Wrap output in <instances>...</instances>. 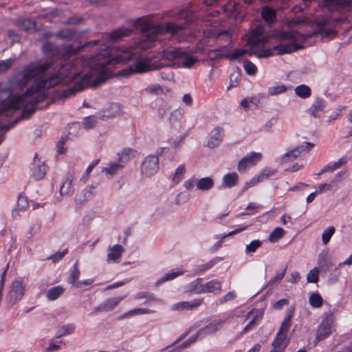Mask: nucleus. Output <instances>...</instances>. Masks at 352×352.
<instances>
[{
    "mask_svg": "<svg viewBox=\"0 0 352 352\" xmlns=\"http://www.w3.org/2000/svg\"><path fill=\"white\" fill-rule=\"evenodd\" d=\"M93 60L91 72L84 75L75 74L72 79L73 86L62 90L58 94L59 99L69 98L87 87L96 88L105 82L111 75V69L122 63L124 57L120 54H113L109 46L104 45L93 57Z\"/></svg>",
    "mask_w": 352,
    "mask_h": 352,
    "instance_id": "obj_1",
    "label": "nucleus"
},
{
    "mask_svg": "<svg viewBox=\"0 0 352 352\" xmlns=\"http://www.w3.org/2000/svg\"><path fill=\"white\" fill-rule=\"evenodd\" d=\"M164 67L165 64L164 63L163 60H156V57L152 58L151 56H146L144 58L138 59L133 63L121 69L119 74L121 76L127 77L132 74H143L151 70L159 69Z\"/></svg>",
    "mask_w": 352,
    "mask_h": 352,
    "instance_id": "obj_2",
    "label": "nucleus"
},
{
    "mask_svg": "<svg viewBox=\"0 0 352 352\" xmlns=\"http://www.w3.org/2000/svg\"><path fill=\"white\" fill-rule=\"evenodd\" d=\"M304 49V46L296 42L290 43L274 45L272 48H265L260 47L254 50L250 49V56H256L258 58H267L275 54L283 55L285 54H291L300 50Z\"/></svg>",
    "mask_w": 352,
    "mask_h": 352,
    "instance_id": "obj_3",
    "label": "nucleus"
},
{
    "mask_svg": "<svg viewBox=\"0 0 352 352\" xmlns=\"http://www.w3.org/2000/svg\"><path fill=\"white\" fill-rule=\"evenodd\" d=\"M52 66V60H45L39 63H31L21 72V78L17 81V84L21 88L25 87L35 76L47 72Z\"/></svg>",
    "mask_w": 352,
    "mask_h": 352,
    "instance_id": "obj_4",
    "label": "nucleus"
},
{
    "mask_svg": "<svg viewBox=\"0 0 352 352\" xmlns=\"http://www.w3.org/2000/svg\"><path fill=\"white\" fill-rule=\"evenodd\" d=\"M135 25L139 28L144 34H142L141 47L146 50L152 48L157 41V33L156 32H148L147 30L150 25L145 21L144 17H139L135 21Z\"/></svg>",
    "mask_w": 352,
    "mask_h": 352,
    "instance_id": "obj_5",
    "label": "nucleus"
},
{
    "mask_svg": "<svg viewBox=\"0 0 352 352\" xmlns=\"http://www.w3.org/2000/svg\"><path fill=\"white\" fill-rule=\"evenodd\" d=\"M334 320L332 311L325 313V317L322 319L317 330L318 340H324L331 334Z\"/></svg>",
    "mask_w": 352,
    "mask_h": 352,
    "instance_id": "obj_6",
    "label": "nucleus"
},
{
    "mask_svg": "<svg viewBox=\"0 0 352 352\" xmlns=\"http://www.w3.org/2000/svg\"><path fill=\"white\" fill-rule=\"evenodd\" d=\"M159 169V158L157 155H149L145 157L141 164V173L146 177H151Z\"/></svg>",
    "mask_w": 352,
    "mask_h": 352,
    "instance_id": "obj_7",
    "label": "nucleus"
},
{
    "mask_svg": "<svg viewBox=\"0 0 352 352\" xmlns=\"http://www.w3.org/2000/svg\"><path fill=\"white\" fill-rule=\"evenodd\" d=\"M25 287L23 285L22 279L15 280L12 285L11 289L6 297V300L8 303L13 305L14 303L20 300L24 295Z\"/></svg>",
    "mask_w": 352,
    "mask_h": 352,
    "instance_id": "obj_8",
    "label": "nucleus"
},
{
    "mask_svg": "<svg viewBox=\"0 0 352 352\" xmlns=\"http://www.w3.org/2000/svg\"><path fill=\"white\" fill-rule=\"evenodd\" d=\"M71 67L67 65H62L58 71L50 76H47L48 88L54 87L61 83L70 74Z\"/></svg>",
    "mask_w": 352,
    "mask_h": 352,
    "instance_id": "obj_9",
    "label": "nucleus"
},
{
    "mask_svg": "<svg viewBox=\"0 0 352 352\" xmlns=\"http://www.w3.org/2000/svg\"><path fill=\"white\" fill-rule=\"evenodd\" d=\"M262 157L260 153L251 152L243 157L238 163L237 169L239 172L246 170L249 165H254L258 162Z\"/></svg>",
    "mask_w": 352,
    "mask_h": 352,
    "instance_id": "obj_10",
    "label": "nucleus"
},
{
    "mask_svg": "<svg viewBox=\"0 0 352 352\" xmlns=\"http://www.w3.org/2000/svg\"><path fill=\"white\" fill-rule=\"evenodd\" d=\"M126 297V295L117 296L107 299L102 303L97 306L93 312L109 311L113 310L122 300Z\"/></svg>",
    "mask_w": 352,
    "mask_h": 352,
    "instance_id": "obj_11",
    "label": "nucleus"
},
{
    "mask_svg": "<svg viewBox=\"0 0 352 352\" xmlns=\"http://www.w3.org/2000/svg\"><path fill=\"white\" fill-rule=\"evenodd\" d=\"M226 321V319H219L212 320L205 327L201 328L199 330V333H200V336L204 337L208 334L215 333L217 331H218L223 327V325L224 324Z\"/></svg>",
    "mask_w": 352,
    "mask_h": 352,
    "instance_id": "obj_12",
    "label": "nucleus"
},
{
    "mask_svg": "<svg viewBox=\"0 0 352 352\" xmlns=\"http://www.w3.org/2000/svg\"><path fill=\"white\" fill-rule=\"evenodd\" d=\"M327 104V101L322 98L317 97L311 106L307 110L314 118H319L321 113L324 112V108Z\"/></svg>",
    "mask_w": 352,
    "mask_h": 352,
    "instance_id": "obj_13",
    "label": "nucleus"
},
{
    "mask_svg": "<svg viewBox=\"0 0 352 352\" xmlns=\"http://www.w3.org/2000/svg\"><path fill=\"white\" fill-rule=\"evenodd\" d=\"M223 129L219 126L215 127L210 133V138L207 142V146L213 148L219 146L223 141Z\"/></svg>",
    "mask_w": 352,
    "mask_h": 352,
    "instance_id": "obj_14",
    "label": "nucleus"
},
{
    "mask_svg": "<svg viewBox=\"0 0 352 352\" xmlns=\"http://www.w3.org/2000/svg\"><path fill=\"white\" fill-rule=\"evenodd\" d=\"M239 175L236 172H231L223 175L219 188H232L239 182Z\"/></svg>",
    "mask_w": 352,
    "mask_h": 352,
    "instance_id": "obj_15",
    "label": "nucleus"
},
{
    "mask_svg": "<svg viewBox=\"0 0 352 352\" xmlns=\"http://www.w3.org/2000/svg\"><path fill=\"white\" fill-rule=\"evenodd\" d=\"M132 30L126 28H120L114 30L108 34L109 40L112 43H116L122 39V38L130 35Z\"/></svg>",
    "mask_w": 352,
    "mask_h": 352,
    "instance_id": "obj_16",
    "label": "nucleus"
},
{
    "mask_svg": "<svg viewBox=\"0 0 352 352\" xmlns=\"http://www.w3.org/2000/svg\"><path fill=\"white\" fill-rule=\"evenodd\" d=\"M42 54L45 56L53 57L60 54L59 46L50 41H46L41 47Z\"/></svg>",
    "mask_w": 352,
    "mask_h": 352,
    "instance_id": "obj_17",
    "label": "nucleus"
},
{
    "mask_svg": "<svg viewBox=\"0 0 352 352\" xmlns=\"http://www.w3.org/2000/svg\"><path fill=\"white\" fill-rule=\"evenodd\" d=\"M137 153L138 151L133 148H125L117 153L118 160L124 166V164L128 162L131 157H134Z\"/></svg>",
    "mask_w": 352,
    "mask_h": 352,
    "instance_id": "obj_18",
    "label": "nucleus"
},
{
    "mask_svg": "<svg viewBox=\"0 0 352 352\" xmlns=\"http://www.w3.org/2000/svg\"><path fill=\"white\" fill-rule=\"evenodd\" d=\"M124 248L121 245L116 244L109 248V252L107 254V260L113 262H118L121 257Z\"/></svg>",
    "mask_w": 352,
    "mask_h": 352,
    "instance_id": "obj_19",
    "label": "nucleus"
},
{
    "mask_svg": "<svg viewBox=\"0 0 352 352\" xmlns=\"http://www.w3.org/2000/svg\"><path fill=\"white\" fill-rule=\"evenodd\" d=\"M268 42V38L265 35L248 38V45L250 49L254 50L260 47H264Z\"/></svg>",
    "mask_w": 352,
    "mask_h": 352,
    "instance_id": "obj_20",
    "label": "nucleus"
},
{
    "mask_svg": "<svg viewBox=\"0 0 352 352\" xmlns=\"http://www.w3.org/2000/svg\"><path fill=\"white\" fill-rule=\"evenodd\" d=\"M184 51L178 48H167L163 51V56L169 60H173L183 56Z\"/></svg>",
    "mask_w": 352,
    "mask_h": 352,
    "instance_id": "obj_21",
    "label": "nucleus"
},
{
    "mask_svg": "<svg viewBox=\"0 0 352 352\" xmlns=\"http://www.w3.org/2000/svg\"><path fill=\"white\" fill-rule=\"evenodd\" d=\"M203 279L198 278L195 280L190 283L188 286V292H192L195 294H203L205 293L204 285H202Z\"/></svg>",
    "mask_w": 352,
    "mask_h": 352,
    "instance_id": "obj_22",
    "label": "nucleus"
},
{
    "mask_svg": "<svg viewBox=\"0 0 352 352\" xmlns=\"http://www.w3.org/2000/svg\"><path fill=\"white\" fill-rule=\"evenodd\" d=\"M347 162V157L346 155H344L338 162L329 163L325 166H324L323 168L319 173V175L328 171H333L340 168L341 166L346 164Z\"/></svg>",
    "mask_w": 352,
    "mask_h": 352,
    "instance_id": "obj_23",
    "label": "nucleus"
},
{
    "mask_svg": "<svg viewBox=\"0 0 352 352\" xmlns=\"http://www.w3.org/2000/svg\"><path fill=\"white\" fill-rule=\"evenodd\" d=\"M65 289L60 285L54 286L50 288L46 293V298L49 300H55L58 299L65 292Z\"/></svg>",
    "mask_w": 352,
    "mask_h": 352,
    "instance_id": "obj_24",
    "label": "nucleus"
},
{
    "mask_svg": "<svg viewBox=\"0 0 352 352\" xmlns=\"http://www.w3.org/2000/svg\"><path fill=\"white\" fill-rule=\"evenodd\" d=\"M205 293L210 292L215 294H219L221 291V283L220 281L214 279L208 281L204 285Z\"/></svg>",
    "mask_w": 352,
    "mask_h": 352,
    "instance_id": "obj_25",
    "label": "nucleus"
},
{
    "mask_svg": "<svg viewBox=\"0 0 352 352\" xmlns=\"http://www.w3.org/2000/svg\"><path fill=\"white\" fill-rule=\"evenodd\" d=\"M196 186L199 190H209L214 186V179L211 177L201 178L196 182Z\"/></svg>",
    "mask_w": 352,
    "mask_h": 352,
    "instance_id": "obj_26",
    "label": "nucleus"
},
{
    "mask_svg": "<svg viewBox=\"0 0 352 352\" xmlns=\"http://www.w3.org/2000/svg\"><path fill=\"white\" fill-rule=\"evenodd\" d=\"M37 110L38 108L34 104H30L29 102L24 106L23 109H22L21 116L17 118H20V121L21 120H29Z\"/></svg>",
    "mask_w": 352,
    "mask_h": 352,
    "instance_id": "obj_27",
    "label": "nucleus"
},
{
    "mask_svg": "<svg viewBox=\"0 0 352 352\" xmlns=\"http://www.w3.org/2000/svg\"><path fill=\"white\" fill-rule=\"evenodd\" d=\"M245 54L250 56V49L236 48L232 53L225 54V58L230 60H239Z\"/></svg>",
    "mask_w": 352,
    "mask_h": 352,
    "instance_id": "obj_28",
    "label": "nucleus"
},
{
    "mask_svg": "<svg viewBox=\"0 0 352 352\" xmlns=\"http://www.w3.org/2000/svg\"><path fill=\"white\" fill-rule=\"evenodd\" d=\"M338 32L332 28H327L324 26H318L317 30H314V35H321L324 38H333Z\"/></svg>",
    "mask_w": 352,
    "mask_h": 352,
    "instance_id": "obj_29",
    "label": "nucleus"
},
{
    "mask_svg": "<svg viewBox=\"0 0 352 352\" xmlns=\"http://www.w3.org/2000/svg\"><path fill=\"white\" fill-rule=\"evenodd\" d=\"M76 35V31L70 28L62 29L56 34V36L58 38L71 41Z\"/></svg>",
    "mask_w": 352,
    "mask_h": 352,
    "instance_id": "obj_30",
    "label": "nucleus"
},
{
    "mask_svg": "<svg viewBox=\"0 0 352 352\" xmlns=\"http://www.w3.org/2000/svg\"><path fill=\"white\" fill-rule=\"evenodd\" d=\"M33 80L39 91H45V88L48 87L46 72L35 76Z\"/></svg>",
    "mask_w": 352,
    "mask_h": 352,
    "instance_id": "obj_31",
    "label": "nucleus"
},
{
    "mask_svg": "<svg viewBox=\"0 0 352 352\" xmlns=\"http://www.w3.org/2000/svg\"><path fill=\"white\" fill-rule=\"evenodd\" d=\"M299 149L300 148L296 146L287 153H285L280 157V162L283 163L292 162L296 160L300 155Z\"/></svg>",
    "mask_w": 352,
    "mask_h": 352,
    "instance_id": "obj_32",
    "label": "nucleus"
},
{
    "mask_svg": "<svg viewBox=\"0 0 352 352\" xmlns=\"http://www.w3.org/2000/svg\"><path fill=\"white\" fill-rule=\"evenodd\" d=\"M80 271L78 267V260H76L73 269L71 270L69 276L68 277L67 282L73 285H76L78 283V280L80 277Z\"/></svg>",
    "mask_w": 352,
    "mask_h": 352,
    "instance_id": "obj_33",
    "label": "nucleus"
},
{
    "mask_svg": "<svg viewBox=\"0 0 352 352\" xmlns=\"http://www.w3.org/2000/svg\"><path fill=\"white\" fill-rule=\"evenodd\" d=\"M124 168V165L121 164L118 160L117 162H110L107 167H104L102 172H104L108 175H114Z\"/></svg>",
    "mask_w": 352,
    "mask_h": 352,
    "instance_id": "obj_34",
    "label": "nucleus"
},
{
    "mask_svg": "<svg viewBox=\"0 0 352 352\" xmlns=\"http://www.w3.org/2000/svg\"><path fill=\"white\" fill-rule=\"evenodd\" d=\"M318 265L322 271L327 272L329 271L331 267H332V263L331 261L327 258L326 254H319L318 258Z\"/></svg>",
    "mask_w": 352,
    "mask_h": 352,
    "instance_id": "obj_35",
    "label": "nucleus"
},
{
    "mask_svg": "<svg viewBox=\"0 0 352 352\" xmlns=\"http://www.w3.org/2000/svg\"><path fill=\"white\" fill-rule=\"evenodd\" d=\"M295 94L300 98L306 99L311 96V88L306 85H300L295 88Z\"/></svg>",
    "mask_w": 352,
    "mask_h": 352,
    "instance_id": "obj_36",
    "label": "nucleus"
},
{
    "mask_svg": "<svg viewBox=\"0 0 352 352\" xmlns=\"http://www.w3.org/2000/svg\"><path fill=\"white\" fill-rule=\"evenodd\" d=\"M181 58H183L182 64L184 68H190L198 61L197 57L192 56L186 51H184V55Z\"/></svg>",
    "mask_w": 352,
    "mask_h": 352,
    "instance_id": "obj_37",
    "label": "nucleus"
},
{
    "mask_svg": "<svg viewBox=\"0 0 352 352\" xmlns=\"http://www.w3.org/2000/svg\"><path fill=\"white\" fill-rule=\"evenodd\" d=\"M276 172V169L271 167H267L263 169L258 175H255V177L259 179V182H261L267 179L270 177L274 175Z\"/></svg>",
    "mask_w": 352,
    "mask_h": 352,
    "instance_id": "obj_38",
    "label": "nucleus"
},
{
    "mask_svg": "<svg viewBox=\"0 0 352 352\" xmlns=\"http://www.w3.org/2000/svg\"><path fill=\"white\" fill-rule=\"evenodd\" d=\"M72 175L70 173H68L60 187V193L61 195H67L69 193L72 184Z\"/></svg>",
    "mask_w": 352,
    "mask_h": 352,
    "instance_id": "obj_39",
    "label": "nucleus"
},
{
    "mask_svg": "<svg viewBox=\"0 0 352 352\" xmlns=\"http://www.w3.org/2000/svg\"><path fill=\"white\" fill-rule=\"evenodd\" d=\"M81 52H83V49L81 48V45H78L75 47L73 45H68L63 48L62 55L64 57H70Z\"/></svg>",
    "mask_w": 352,
    "mask_h": 352,
    "instance_id": "obj_40",
    "label": "nucleus"
},
{
    "mask_svg": "<svg viewBox=\"0 0 352 352\" xmlns=\"http://www.w3.org/2000/svg\"><path fill=\"white\" fill-rule=\"evenodd\" d=\"M182 274H183L182 272H168L156 280V282L155 283V286L157 287L160 285H161L166 281H168V280L175 278L176 277H177L178 276H179Z\"/></svg>",
    "mask_w": 352,
    "mask_h": 352,
    "instance_id": "obj_41",
    "label": "nucleus"
},
{
    "mask_svg": "<svg viewBox=\"0 0 352 352\" xmlns=\"http://www.w3.org/2000/svg\"><path fill=\"white\" fill-rule=\"evenodd\" d=\"M46 174V165L43 162L38 164L32 172V177L36 180L43 179Z\"/></svg>",
    "mask_w": 352,
    "mask_h": 352,
    "instance_id": "obj_42",
    "label": "nucleus"
},
{
    "mask_svg": "<svg viewBox=\"0 0 352 352\" xmlns=\"http://www.w3.org/2000/svg\"><path fill=\"white\" fill-rule=\"evenodd\" d=\"M222 260L221 257H215L212 260L209 261L205 264H202L198 266L197 273L201 274L211 269L215 264Z\"/></svg>",
    "mask_w": 352,
    "mask_h": 352,
    "instance_id": "obj_43",
    "label": "nucleus"
},
{
    "mask_svg": "<svg viewBox=\"0 0 352 352\" xmlns=\"http://www.w3.org/2000/svg\"><path fill=\"white\" fill-rule=\"evenodd\" d=\"M309 301L311 307L314 308H319L322 306L324 300L318 292H314L310 295Z\"/></svg>",
    "mask_w": 352,
    "mask_h": 352,
    "instance_id": "obj_44",
    "label": "nucleus"
},
{
    "mask_svg": "<svg viewBox=\"0 0 352 352\" xmlns=\"http://www.w3.org/2000/svg\"><path fill=\"white\" fill-rule=\"evenodd\" d=\"M285 230L280 227H277L270 233L268 240L271 243H276L283 238Z\"/></svg>",
    "mask_w": 352,
    "mask_h": 352,
    "instance_id": "obj_45",
    "label": "nucleus"
},
{
    "mask_svg": "<svg viewBox=\"0 0 352 352\" xmlns=\"http://www.w3.org/2000/svg\"><path fill=\"white\" fill-rule=\"evenodd\" d=\"M287 333H284L281 331H278L276 337L272 343L273 349L276 350V349L280 348L282 344L284 342V341L287 340Z\"/></svg>",
    "mask_w": 352,
    "mask_h": 352,
    "instance_id": "obj_46",
    "label": "nucleus"
},
{
    "mask_svg": "<svg viewBox=\"0 0 352 352\" xmlns=\"http://www.w3.org/2000/svg\"><path fill=\"white\" fill-rule=\"evenodd\" d=\"M15 102L12 98H6L1 100L0 102V111L1 113H6L11 109H14Z\"/></svg>",
    "mask_w": 352,
    "mask_h": 352,
    "instance_id": "obj_47",
    "label": "nucleus"
},
{
    "mask_svg": "<svg viewBox=\"0 0 352 352\" xmlns=\"http://www.w3.org/2000/svg\"><path fill=\"white\" fill-rule=\"evenodd\" d=\"M36 25V22L29 19H24L19 22V28L25 32L34 29Z\"/></svg>",
    "mask_w": 352,
    "mask_h": 352,
    "instance_id": "obj_48",
    "label": "nucleus"
},
{
    "mask_svg": "<svg viewBox=\"0 0 352 352\" xmlns=\"http://www.w3.org/2000/svg\"><path fill=\"white\" fill-rule=\"evenodd\" d=\"M200 336V333H199V331L190 336L187 340H186L184 342H183L182 344L177 345V348L179 349L180 351H182L183 349H186L190 346L191 344L196 342L198 339V337Z\"/></svg>",
    "mask_w": 352,
    "mask_h": 352,
    "instance_id": "obj_49",
    "label": "nucleus"
},
{
    "mask_svg": "<svg viewBox=\"0 0 352 352\" xmlns=\"http://www.w3.org/2000/svg\"><path fill=\"white\" fill-rule=\"evenodd\" d=\"M75 330V326L74 324H67L63 325L60 329L58 331L56 338H59L60 337L72 334Z\"/></svg>",
    "mask_w": 352,
    "mask_h": 352,
    "instance_id": "obj_50",
    "label": "nucleus"
},
{
    "mask_svg": "<svg viewBox=\"0 0 352 352\" xmlns=\"http://www.w3.org/2000/svg\"><path fill=\"white\" fill-rule=\"evenodd\" d=\"M261 16L266 22L271 23L275 18V12L270 8H264L261 11Z\"/></svg>",
    "mask_w": 352,
    "mask_h": 352,
    "instance_id": "obj_51",
    "label": "nucleus"
},
{
    "mask_svg": "<svg viewBox=\"0 0 352 352\" xmlns=\"http://www.w3.org/2000/svg\"><path fill=\"white\" fill-rule=\"evenodd\" d=\"M186 172V168L184 164L179 165L175 170V175L172 179L174 184H177L183 178Z\"/></svg>",
    "mask_w": 352,
    "mask_h": 352,
    "instance_id": "obj_52",
    "label": "nucleus"
},
{
    "mask_svg": "<svg viewBox=\"0 0 352 352\" xmlns=\"http://www.w3.org/2000/svg\"><path fill=\"white\" fill-rule=\"evenodd\" d=\"M336 232V229L333 226H329L326 228L322 234V241L324 245H327L333 234Z\"/></svg>",
    "mask_w": 352,
    "mask_h": 352,
    "instance_id": "obj_53",
    "label": "nucleus"
},
{
    "mask_svg": "<svg viewBox=\"0 0 352 352\" xmlns=\"http://www.w3.org/2000/svg\"><path fill=\"white\" fill-rule=\"evenodd\" d=\"M262 245V241L258 239L252 241L245 247V253H254Z\"/></svg>",
    "mask_w": 352,
    "mask_h": 352,
    "instance_id": "obj_54",
    "label": "nucleus"
},
{
    "mask_svg": "<svg viewBox=\"0 0 352 352\" xmlns=\"http://www.w3.org/2000/svg\"><path fill=\"white\" fill-rule=\"evenodd\" d=\"M243 67L248 75L254 76L257 72V67L256 65L248 59L244 60Z\"/></svg>",
    "mask_w": 352,
    "mask_h": 352,
    "instance_id": "obj_55",
    "label": "nucleus"
},
{
    "mask_svg": "<svg viewBox=\"0 0 352 352\" xmlns=\"http://www.w3.org/2000/svg\"><path fill=\"white\" fill-rule=\"evenodd\" d=\"M319 280V270L314 267L311 270L307 275V281L308 283H316Z\"/></svg>",
    "mask_w": 352,
    "mask_h": 352,
    "instance_id": "obj_56",
    "label": "nucleus"
},
{
    "mask_svg": "<svg viewBox=\"0 0 352 352\" xmlns=\"http://www.w3.org/2000/svg\"><path fill=\"white\" fill-rule=\"evenodd\" d=\"M338 188V185H334L333 182H330L329 184H321L318 186V188L316 189L317 192L318 193H321L324 191H333L335 192Z\"/></svg>",
    "mask_w": 352,
    "mask_h": 352,
    "instance_id": "obj_57",
    "label": "nucleus"
},
{
    "mask_svg": "<svg viewBox=\"0 0 352 352\" xmlns=\"http://www.w3.org/2000/svg\"><path fill=\"white\" fill-rule=\"evenodd\" d=\"M287 90V87L284 85H281L269 87L267 93L270 96H276L283 94Z\"/></svg>",
    "mask_w": 352,
    "mask_h": 352,
    "instance_id": "obj_58",
    "label": "nucleus"
},
{
    "mask_svg": "<svg viewBox=\"0 0 352 352\" xmlns=\"http://www.w3.org/2000/svg\"><path fill=\"white\" fill-rule=\"evenodd\" d=\"M259 183V179L253 177L250 180L247 181L243 188L239 191L238 196L242 195L248 188L256 185Z\"/></svg>",
    "mask_w": 352,
    "mask_h": 352,
    "instance_id": "obj_59",
    "label": "nucleus"
},
{
    "mask_svg": "<svg viewBox=\"0 0 352 352\" xmlns=\"http://www.w3.org/2000/svg\"><path fill=\"white\" fill-rule=\"evenodd\" d=\"M48 98V94L45 91H40L38 93V94L31 100L30 101V104H34L36 107V105L45 100H47Z\"/></svg>",
    "mask_w": 352,
    "mask_h": 352,
    "instance_id": "obj_60",
    "label": "nucleus"
},
{
    "mask_svg": "<svg viewBox=\"0 0 352 352\" xmlns=\"http://www.w3.org/2000/svg\"><path fill=\"white\" fill-rule=\"evenodd\" d=\"M301 38H304V36L299 32H284L281 36V38L284 40L296 41Z\"/></svg>",
    "mask_w": 352,
    "mask_h": 352,
    "instance_id": "obj_61",
    "label": "nucleus"
},
{
    "mask_svg": "<svg viewBox=\"0 0 352 352\" xmlns=\"http://www.w3.org/2000/svg\"><path fill=\"white\" fill-rule=\"evenodd\" d=\"M221 50L215 49L208 52V56L213 62L218 60L219 59L224 57L225 54L220 53Z\"/></svg>",
    "mask_w": 352,
    "mask_h": 352,
    "instance_id": "obj_62",
    "label": "nucleus"
},
{
    "mask_svg": "<svg viewBox=\"0 0 352 352\" xmlns=\"http://www.w3.org/2000/svg\"><path fill=\"white\" fill-rule=\"evenodd\" d=\"M287 266H285L281 271L278 272L276 276L269 280L268 285H274L276 282L281 280L285 274Z\"/></svg>",
    "mask_w": 352,
    "mask_h": 352,
    "instance_id": "obj_63",
    "label": "nucleus"
},
{
    "mask_svg": "<svg viewBox=\"0 0 352 352\" xmlns=\"http://www.w3.org/2000/svg\"><path fill=\"white\" fill-rule=\"evenodd\" d=\"M28 206V198L26 196L19 194L18 196L17 208L20 210L25 209Z\"/></svg>",
    "mask_w": 352,
    "mask_h": 352,
    "instance_id": "obj_64",
    "label": "nucleus"
}]
</instances>
